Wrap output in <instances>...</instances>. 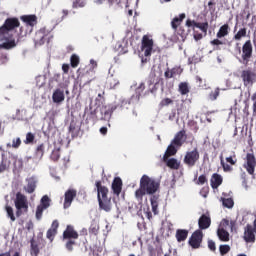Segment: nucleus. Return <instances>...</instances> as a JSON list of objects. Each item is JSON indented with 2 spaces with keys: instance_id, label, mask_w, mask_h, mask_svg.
I'll return each mask as SVG.
<instances>
[{
  "instance_id": "1",
  "label": "nucleus",
  "mask_w": 256,
  "mask_h": 256,
  "mask_svg": "<svg viewBox=\"0 0 256 256\" xmlns=\"http://www.w3.org/2000/svg\"><path fill=\"white\" fill-rule=\"evenodd\" d=\"M15 27H19V20L16 18H8L2 27H0V49H13L17 47L15 39H13V33H15Z\"/></svg>"
},
{
  "instance_id": "2",
  "label": "nucleus",
  "mask_w": 256,
  "mask_h": 256,
  "mask_svg": "<svg viewBox=\"0 0 256 256\" xmlns=\"http://www.w3.org/2000/svg\"><path fill=\"white\" fill-rule=\"evenodd\" d=\"M159 182L157 179L148 175H143L140 179V187L135 191V197L141 201L144 195H155L159 191Z\"/></svg>"
},
{
  "instance_id": "3",
  "label": "nucleus",
  "mask_w": 256,
  "mask_h": 256,
  "mask_svg": "<svg viewBox=\"0 0 256 256\" xmlns=\"http://www.w3.org/2000/svg\"><path fill=\"white\" fill-rule=\"evenodd\" d=\"M153 53H155V43L153 42V38L144 35L142 37L140 50V55H142V63H147V57H151Z\"/></svg>"
},
{
  "instance_id": "4",
  "label": "nucleus",
  "mask_w": 256,
  "mask_h": 256,
  "mask_svg": "<svg viewBox=\"0 0 256 256\" xmlns=\"http://www.w3.org/2000/svg\"><path fill=\"white\" fill-rule=\"evenodd\" d=\"M187 141V136H185V131L178 132L174 139L171 141V144L167 148L168 155H176L179 147Z\"/></svg>"
},
{
  "instance_id": "5",
  "label": "nucleus",
  "mask_w": 256,
  "mask_h": 256,
  "mask_svg": "<svg viewBox=\"0 0 256 256\" xmlns=\"http://www.w3.org/2000/svg\"><path fill=\"white\" fill-rule=\"evenodd\" d=\"M127 105V101L122 100L121 105L119 106L117 103L109 105V106H104L101 109V119L102 121H111V117L113 115V111H116V109H123L124 106Z\"/></svg>"
},
{
  "instance_id": "6",
  "label": "nucleus",
  "mask_w": 256,
  "mask_h": 256,
  "mask_svg": "<svg viewBox=\"0 0 256 256\" xmlns=\"http://www.w3.org/2000/svg\"><path fill=\"white\" fill-rule=\"evenodd\" d=\"M51 200L49 199V196L45 195L41 199V204L36 209V219L38 221H41V218L43 217V212L45 209H49Z\"/></svg>"
},
{
  "instance_id": "7",
  "label": "nucleus",
  "mask_w": 256,
  "mask_h": 256,
  "mask_svg": "<svg viewBox=\"0 0 256 256\" xmlns=\"http://www.w3.org/2000/svg\"><path fill=\"white\" fill-rule=\"evenodd\" d=\"M253 56V45L251 44V40H248L244 43L242 47V59L244 65H247L249 63V60Z\"/></svg>"
},
{
  "instance_id": "8",
  "label": "nucleus",
  "mask_w": 256,
  "mask_h": 256,
  "mask_svg": "<svg viewBox=\"0 0 256 256\" xmlns=\"http://www.w3.org/2000/svg\"><path fill=\"white\" fill-rule=\"evenodd\" d=\"M199 161V151H197V148L194 150L187 152L184 157V163L188 165L189 167H194L195 163Z\"/></svg>"
},
{
  "instance_id": "9",
  "label": "nucleus",
  "mask_w": 256,
  "mask_h": 256,
  "mask_svg": "<svg viewBox=\"0 0 256 256\" xmlns=\"http://www.w3.org/2000/svg\"><path fill=\"white\" fill-rule=\"evenodd\" d=\"M256 234V219L254 220V225H247L244 230V240L246 243H253L255 241Z\"/></svg>"
},
{
  "instance_id": "10",
  "label": "nucleus",
  "mask_w": 256,
  "mask_h": 256,
  "mask_svg": "<svg viewBox=\"0 0 256 256\" xmlns=\"http://www.w3.org/2000/svg\"><path fill=\"white\" fill-rule=\"evenodd\" d=\"M203 241V231L201 230H196L190 240H189V244L191 245V247H193V249H199V247H201V242Z\"/></svg>"
},
{
  "instance_id": "11",
  "label": "nucleus",
  "mask_w": 256,
  "mask_h": 256,
  "mask_svg": "<svg viewBox=\"0 0 256 256\" xmlns=\"http://www.w3.org/2000/svg\"><path fill=\"white\" fill-rule=\"evenodd\" d=\"M242 79L245 87H253V83L256 81V75L251 70H244L242 72Z\"/></svg>"
},
{
  "instance_id": "12",
  "label": "nucleus",
  "mask_w": 256,
  "mask_h": 256,
  "mask_svg": "<svg viewBox=\"0 0 256 256\" xmlns=\"http://www.w3.org/2000/svg\"><path fill=\"white\" fill-rule=\"evenodd\" d=\"M244 167L249 175H253V173H255L256 159L253 153H248L246 155V164H244Z\"/></svg>"
},
{
  "instance_id": "13",
  "label": "nucleus",
  "mask_w": 256,
  "mask_h": 256,
  "mask_svg": "<svg viewBox=\"0 0 256 256\" xmlns=\"http://www.w3.org/2000/svg\"><path fill=\"white\" fill-rule=\"evenodd\" d=\"M15 207L18 211H21V209H25V211H27L29 207V205L27 204V197L18 192L16 194Z\"/></svg>"
},
{
  "instance_id": "14",
  "label": "nucleus",
  "mask_w": 256,
  "mask_h": 256,
  "mask_svg": "<svg viewBox=\"0 0 256 256\" xmlns=\"http://www.w3.org/2000/svg\"><path fill=\"white\" fill-rule=\"evenodd\" d=\"M37 177L32 176L26 179V185H24L23 189L26 193H35V189H37Z\"/></svg>"
},
{
  "instance_id": "15",
  "label": "nucleus",
  "mask_w": 256,
  "mask_h": 256,
  "mask_svg": "<svg viewBox=\"0 0 256 256\" xmlns=\"http://www.w3.org/2000/svg\"><path fill=\"white\" fill-rule=\"evenodd\" d=\"M171 157V154L167 153V150L164 154L163 160L165 161L167 167H170V169H179V166L181 165L180 162H178L175 158H169Z\"/></svg>"
},
{
  "instance_id": "16",
  "label": "nucleus",
  "mask_w": 256,
  "mask_h": 256,
  "mask_svg": "<svg viewBox=\"0 0 256 256\" xmlns=\"http://www.w3.org/2000/svg\"><path fill=\"white\" fill-rule=\"evenodd\" d=\"M76 195L77 192L75 190H68L65 193L64 209H69L71 207V203H73V199H75Z\"/></svg>"
},
{
  "instance_id": "17",
  "label": "nucleus",
  "mask_w": 256,
  "mask_h": 256,
  "mask_svg": "<svg viewBox=\"0 0 256 256\" xmlns=\"http://www.w3.org/2000/svg\"><path fill=\"white\" fill-rule=\"evenodd\" d=\"M96 187L98 191V201H101L103 199H109V196H107L109 194V189H107V187L102 186L101 184H99V182H97Z\"/></svg>"
},
{
  "instance_id": "18",
  "label": "nucleus",
  "mask_w": 256,
  "mask_h": 256,
  "mask_svg": "<svg viewBox=\"0 0 256 256\" xmlns=\"http://www.w3.org/2000/svg\"><path fill=\"white\" fill-rule=\"evenodd\" d=\"M57 229H59V222L54 220L52 222L51 228L47 231L46 237L49 241H53L55 239V235H57Z\"/></svg>"
},
{
  "instance_id": "19",
  "label": "nucleus",
  "mask_w": 256,
  "mask_h": 256,
  "mask_svg": "<svg viewBox=\"0 0 256 256\" xmlns=\"http://www.w3.org/2000/svg\"><path fill=\"white\" fill-rule=\"evenodd\" d=\"M198 225L200 229H209L211 227V218L203 214L198 220Z\"/></svg>"
},
{
  "instance_id": "20",
  "label": "nucleus",
  "mask_w": 256,
  "mask_h": 256,
  "mask_svg": "<svg viewBox=\"0 0 256 256\" xmlns=\"http://www.w3.org/2000/svg\"><path fill=\"white\" fill-rule=\"evenodd\" d=\"M52 100L54 103H63L65 101V92L61 89H56L53 92Z\"/></svg>"
},
{
  "instance_id": "21",
  "label": "nucleus",
  "mask_w": 256,
  "mask_h": 256,
  "mask_svg": "<svg viewBox=\"0 0 256 256\" xmlns=\"http://www.w3.org/2000/svg\"><path fill=\"white\" fill-rule=\"evenodd\" d=\"M21 20L25 23L26 27H35L37 25V16L35 15L22 16Z\"/></svg>"
},
{
  "instance_id": "22",
  "label": "nucleus",
  "mask_w": 256,
  "mask_h": 256,
  "mask_svg": "<svg viewBox=\"0 0 256 256\" xmlns=\"http://www.w3.org/2000/svg\"><path fill=\"white\" fill-rule=\"evenodd\" d=\"M64 239H77L79 234L73 229V226H67V229L63 233Z\"/></svg>"
},
{
  "instance_id": "23",
  "label": "nucleus",
  "mask_w": 256,
  "mask_h": 256,
  "mask_svg": "<svg viewBox=\"0 0 256 256\" xmlns=\"http://www.w3.org/2000/svg\"><path fill=\"white\" fill-rule=\"evenodd\" d=\"M122 187H123V181L121 180V178H115L112 183L113 193L119 196V194L121 193Z\"/></svg>"
},
{
  "instance_id": "24",
  "label": "nucleus",
  "mask_w": 256,
  "mask_h": 256,
  "mask_svg": "<svg viewBox=\"0 0 256 256\" xmlns=\"http://www.w3.org/2000/svg\"><path fill=\"white\" fill-rule=\"evenodd\" d=\"M235 225V222L229 221L227 219H223L220 222V226L218 229H223L224 231H233V226Z\"/></svg>"
},
{
  "instance_id": "25",
  "label": "nucleus",
  "mask_w": 256,
  "mask_h": 256,
  "mask_svg": "<svg viewBox=\"0 0 256 256\" xmlns=\"http://www.w3.org/2000/svg\"><path fill=\"white\" fill-rule=\"evenodd\" d=\"M98 202H99L100 209L106 212L111 211V198L98 200Z\"/></svg>"
},
{
  "instance_id": "26",
  "label": "nucleus",
  "mask_w": 256,
  "mask_h": 256,
  "mask_svg": "<svg viewBox=\"0 0 256 256\" xmlns=\"http://www.w3.org/2000/svg\"><path fill=\"white\" fill-rule=\"evenodd\" d=\"M223 183V178L219 174H213L211 178V187L212 189H217L219 185Z\"/></svg>"
},
{
  "instance_id": "27",
  "label": "nucleus",
  "mask_w": 256,
  "mask_h": 256,
  "mask_svg": "<svg viewBox=\"0 0 256 256\" xmlns=\"http://www.w3.org/2000/svg\"><path fill=\"white\" fill-rule=\"evenodd\" d=\"M227 35H229V24H224L220 27L216 37L218 39H223V37H227Z\"/></svg>"
},
{
  "instance_id": "28",
  "label": "nucleus",
  "mask_w": 256,
  "mask_h": 256,
  "mask_svg": "<svg viewBox=\"0 0 256 256\" xmlns=\"http://www.w3.org/2000/svg\"><path fill=\"white\" fill-rule=\"evenodd\" d=\"M217 236L220 239V241L227 242L229 241V231L224 230L223 228L217 230Z\"/></svg>"
},
{
  "instance_id": "29",
  "label": "nucleus",
  "mask_w": 256,
  "mask_h": 256,
  "mask_svg": "<svg viewBox=\"0 0 256 256\" xmlns=\"http://www.w3.org/2000/svg\"><path fill=\"white\" fill-rule=\"evenodd\" d=\"M183 19H185V13L180 14L179 17L173 18L171 26L174 31H177V28L179 27V24L181 23V21H183Z\"/></svg>"
},
{
  "instance_id": "30",
  "label": "nucleus",
  "mask_w": 256,
  "mask_h": 256,
  "mask_svg": "<svg viewBox=\"0 0 256 256\" xmlns=\"http://www.w3.org/2000/svg\"><path fill=\"white\" fill-rule=\"evenodd\" d=\"M187 235H189V232L187 230H177L176 232V238L177 241H185L187 239Z\"/></svg>"
},
{
  "instance_id": "31",
  "label": "nucleus",
  "mask_w": 256,
  "mask_h": 256,
  "mask_svg": "<svg viewBox=\"0 0 256 256\" xmlns=\"http://www.w3.org/2000/svg\"><path fill=\"white\" fill-rule=\"evenodd\" d=\"M44 33H45V29H41L36 33V37H35L36 43H40V45L45 43V41H44L45 34Z\"/></svg>"
},
{
  "instance_id": "32",
  "label": "nucleus",
  "mask_w": 256,
  "mask_h": 256,
  "mask_svg": "<svg viewBox=\"0 0 256 256\" xmlns=\"http://www.w3.org/2000/svg\"><path fill=\"white\" fill-rule=\"evenodd\" d=\"M243 37H247V29L246 28H241L236 35H234L235 41H241Z\"/></svg>"
},
{
  "instance_id": "33",
  "label": "nucleus",
  "mask_w": 256,
  "mask_h": 256,
  "mask_svg": "<svg viewBox=\"0 0 256 256\" xmlns=\"http://www.w3.org/2000/svg\"><path fill=\"white\" fill-rule=\"evenodd\" d=\"M43 155H45V144L44 143L38 145L36 148V156L38 157V159H42Z\"/></svg>"
},
{
  "instance_id": "34",
  "label": "nucleus",
  "mask_w": 256,
  "mask_h": 256,
  "mask_svg": "<svg viewBox=\"0 0 256 256\" xmlns=\"http://www.w3.org/2000/svg\"><path fill=\"white\" fill-rule=\"evenodd\" d=\"M150 203H151V207L154 215H157L158 213L157 209L159 207V202H157V197L156 196L151 197Z\"/></svg>"
},
{
  "instance_id": "35",
  "label": "nucleus",
  "mask_w": 256,
  "mask_h": 256,
  "mask_svg": "<svg viewBox=\"0 0 256 256\" xmlns=\"http://www.w3.org/2000/svg\"><path fill=\"white\" fill-rule=\"evenodd\" d=\"M179 92L181 93V95H187V93H189V84L187 82L180 83Z\"/></svg>"
},
{
  "instance_id": "36",
  "label": "nucleus",
  "mask_w": 256,
  "mask_h": 256,
  "mask_svg": "<svg viewBox=\"0 0 256 256\" xmlns=\"http://www.w3.org/2000/svg\"><path fill=\"white\" fill-rule=\"evenodd\" d=\"M9 169V161L5 158H2L0 161V173H4V171H7Z\"/></svg>"
},
{
  "instance_id": "37",
  "label": "nucleus",
  "mask_w": 256,
  "mask_h": 256,
  "mask_svg": "<svg viewBox=\"0 0 256 256\" xmlns=\"http://www.w3.org/2000/svg\"><path fill=\"white\" fill-rule=\"evenodd\" d=\"M222 205L227 207V209H232L233 205H235V202H233L231 198H222Z\"/></svg>"
},
{
  "instance_id": "38",
  "label": "nucleus",
  "mask_w": 256,
  "mask_h": 256,
  "mask_svg": "<svg viewBox=\"0 0 256 256\" xmlns=\"http://www.w3.org/2000/svg\"><path fill=\"white\" fill-rule=\"evenodd\" d=\"M7 147H13V149H19L21 147V138H14L12 144L8 143Z\"/></svg>"
},
{
  "instance_id": "39",
  "label": "nucleus",
  "mask_w": 256,
  "mask_h": 256,
  "mask_svg": "<svg viewBox=\"0 0 256 256\" xmlns=\"http://www.w3.org/2000/svg\"><path fill=\"white\" fill-rule=\"evenodd\" d=\"M220 163L225 173H230V171H233V168L231 167V165L225 163V160H223V156L220 157Z\"/></svg>"
},
{
  "instance_id": "40",
  "label": "nucleus",
  "mask_w": 256,
  "mask_h": 256,
  "mask_svg": "<svg viewBox=\"0 0 256 256\" xmlns=\"http://www.w3.org/2000/svg\"><path fill=\"white\" fill-rule=\"evenodd\" d=\"M35 141V134L28 132L26 134V139L24 140L25 145H29Z\"/></svg>"
},
{
  "instance_id": "41",
  "label": "nucleus",
  "mask_w": 256,
  "mask_h": 256,
  "mask_svg": "<svg viewBox=\"0 0 256 256\" xmlns=\"http://www.w3.org/2000/svg\"><path fill=\"white\" fill-rule=\"evenodd\" d=\"M197 29H201L205 35H207V29H209V23L204 22V23H198L196 26Z\"/></svg>"
},
{
  "instance_id": "42",
  "label": "nucleus",
  "mask_w": 256,
  "mask_h": 256,
  "mask_svg": "<svg viewBox=\"0 0 256 256\" xmlns=\"http://www.w3.org/2000/svg\"><path fill=\"white\" fill-rule=\"evenodd\" d=\"M71 67H77L79 65V56L77 54H74L70 58Z\"/></svg>"
},
{
  "instance_id": "43",
  "label": "nucleus",
  "mask_w": 256,
  "mask_h": 256,
  "mask_svg": "<svg viewBox=\"0 0 256 256\" xmlns=\"http://www.w3.org/2000/svg\"><path fill=\"white\" fill-rule=\"evenodd\" d=\"M109 83L110 89H117V87H119V78H111Z\"/></svg>"
},
{
  "instance_id": "44",
  "label": "nucleus",
  "mask_w": 256,
  "mask_h": 256,
  "mask_svg": "<svg viewBox=\"0 0 256 256\" xmlns=\"http://www.w3.org/2000/svg\"><path fill=\"white\" fill-rule=\"evenodd\" d=\"M219 251L221 255H227V252L231 251V247L229 245H220Z\"/></svg>"
},
{
  "instance_id": "45",
  "label": "nucleus",
  "mask_w": 256,
  "mask_h": 256,
  "mask_svg": "<svg viewBox=\"0 0 256 256\" xmlns=\"http://www.w3.org/2000/svg\"><path fill=\"white\" fill-rule=\"evenodd\" d=\"M6 213L8 217L11 219V221H15V214H13V208L10 206H6Z\"/></svg>"
},
{
  "instance_id": "46",
  "label": "nucleus",
  "mask_w": 256,
  "mask_h": 256,
  "mask_svg": "<svg viewBox=\"0 0 256 256\" xmlns=\"http://www.w3.org/2000/svg\"><path fill=\"white\" fill-rule=\"evenodd\" d=\"M219 97V89L217 88L215 91L211 92L209 95L210 101H215Z\"/></svg>"
},
{
  "instance_id": "47",
  "label": "nucleus",
  "mask_w": 256,
  "mask_h": 256,
  "mask_svg": "<svg viewBox=\"0 0 256 256\" xmlns=\"http://www.w3.org/2000/svg\"><path fill=\"white\" fill-rule=\"evenodd\" d=\"M197 25L198 23L194 20L188 19L186 21V27H192L194 31H195V27L197 28Z\"/></svg>"
},
{
  "instance_id": "48",
  "label": "nucleus",
  "mask_w": 256,
  "mask_h": 256,
  "mask_svg": "<svg viewBox=\"0 0 256 256\" xmlns=\"http://www.w3.org/2000/svg\"><path fill=\"white\" fill-rule=\"evenodd\" d=\"M73 7L74 9H77L79 7H85V1L83 0H76L74 3H73Z\"/></svg>"
},
{
  "instance_id": "49",
  "label": "nucleus",
  "mask_w": 256,
  "mask_h": 256,
  "mask_svg": "<svg viewBox=\"0 0 256 256\" xmlns=\"http://www.w3.org/2000/svg\"><path fill=\"white\" fill-rule=\"evenodd\" d=\"M164 75L167 79H171V78L175 77V69H173L171 71L167 70Z\"/></svg>"
},
{
  "instance_id": "50",
  "label": "nucleus",
  "mask_w": 256,
  "mask_h": 256,
  "mask_svg": "<svg viewBox=\"0 0 256 256\" xmlns=\"http://www.w3.org/2000/svg\"><path fill=\"white\" fill-rule=\"evenodd\" d=\"M205 183H207V178L205 175L199 176L197 185H205Z\"/></svg>"
},
{
  "instance_id": "51",
  "label": "nucleus",
  "mask_w": 256,
  "mask_h": 256,
  "mask_svg": "<svg viewBox=\"0 0 256 256\" xmlns=\"http://www.w3.org/2000/svg\"><path fill=\"white\" fill-rule=\"evenodd\" d=\"M208 249H210V251H215L217 249V247L215 246V241L208 240Z\"/></svg>"
},
{
  "instance_id": "52",
  "label": "nucleus",
  "mask_w": 256,
  "mask_h": 256,
  "mask_svg": "<svg viewBox=\"0 0 256 256\" xmlns=\"http://www.w3.org/2000/svg\"><path fill=\"white\" fill-rule=\"evenodd\" d=\"M73 245H75V241L69 240V241L66 243V249H68V251H73Z\"/></svg>"
},
{
  "instance_id": "53",
  "label": "nucleus",
  "mask_w": 256,
  "mask_h": 256,
  "mask_svg": "<svg viewBox=\"0 0 256 256\" xmlns=\"http://www.w3.org/2000/svg\"><path fill=\"white\" fill-rule=\"evenodd\" d=\"M51 157H52V159H53L54 161H57V159H59V157H60V155H59V150H54V151L52 152Z\"/></svg>"
},
{
  "instance_id": "54",
  "label": "nucleus",
  "mask_w": 256,
  "mask_h": 256,
  "mask_svg": "<svg viewBox=\"0 0 256 256\" xmlns=\"http://www.w3.org/2000/svg\"><path fill=\"white\" fill-rule=\"evenodd\" d=\"M213 5H215V3H213V1H209L208 2V11H210V13H215V8L213 7Z\"/></svg>"
},
{
  "instance_id": "55",
  "label": "nucleus",
  "mask_w": 256,
  "mask_h": 256,
  "mask_svg": "<svg viewBox=\"0 0 256 256\" xmlns=\"http://www.w3.org/2000/svg\"><path fill=\"white\" fill-rule=\"evenodd\" d=\"M171 103H173V100H171L170 98H165L161 102L162 105H171Z\"/></svg>"
},
{
  "instance_id": "56",
  "label": "nucleus",
  "mask_w": 256,
  "mask_h": 256,
  "mask_svg": "<svg viewBox=\"0 0 256 256\" xmlns=\"http://www.w3.org/2000/svg\"><path fill=\"white\" fill-rule=\"evenodd\" d=\"M194 39H195V41H201V39H203V34L194 32Z\"/></svg>"
},
{
  "instance_id": "57",
  "label": "nucleus",
  "mask_w": 256,
  "mask_h": 256,
  "mask_svg": "<svg viewBox=\"0 0 256 256\" xmlns=\"http://www.w3.org/2000/svg\"><path fill=\"white\" fill-rule=\"evenodd\" d=\"M90 69H97V61L93 59L90 60Z\"/></svg>"
},
{
  "instance_id": "58",
  "label": "nucleus",
  "mask_w": 256,
  "mask_h": 256,
  "mask_svg": "<svg viewBox=\"0 0 256 256\" xmlns=\"http://www.w3.org/2000/svg\"><path fill=\"white\" fill-rule=\"evenodd\" d=\"M226 161H227V163H230V165H235V163H237V161L233 160V157H231V156L227 157Z\"/></svg>"
},
{
  "instance_id": "59",
  "label": "nucleus",
  "mask_w": 256,
  "mask_h": 256,
  "mask_svg": "<svg viewBox=\"0 0 256 256\" xmlns=\"http://www.w3.org/2000/svg\"><path fill=\"white\" fill-rule=\"evenodd\" d=\"M145 89V84L140 83L139 86L137 87V93H141Z\"/></svg>"
},
{
  "instance_id": "60",
  "label": "nucleus",
  "mask_w": 256,
  "mask_h": 256,
  "mask_svg": "<svg viewBox=\"0 0 256 256\" xmlns=\"http://www.w3.org/2000/svg\"><path fill=\"white\" fill-rule=\"evenodd\" d=\"M212 45H223V42L219 39H214L213 41H211Z\"/></svg>"
},
{
  "instance_id": "61",
  "label": "nucleus",
  "mask_w": 256,
  "mask_h": 256,
  "mask_svg": "<svg viewBox=\"0 0 256 256\" xmlns=\"http://www.w3.org/2000/svg\"><path fill=\"white\" fill-rule=\"evenodd\" d=\"M62 71L64 73H69V65L68 64H63L62 65Z\"/></svg>"
},
{
  "instance_id": "62",
  "label": "nucleus",
  "mask_w": 256,
  "mask_h": 256,
  "mask_svg": "<svg viewBox=\"0 0 256 256\" xmlns=\"http://www.w3.org/2000/svg\"><path fill=\"white\" fill-rule=\"evenodd\" d=\"M100 133H101L102 135H107V127H102V128H100Z\"/></svg>"
},
{
  "instance_id": "63",
  "label": "nucleus",
  "mask_w": 256,
  "mask_h": 256,
  "mask_svg": "<svg viewBox=\"0 0 256 256\" xmlns=\"http://www.w3.org/2000/svg\"><path fill=\"white\" fill-rule=\"evenodd\" d=\"M0 256H11V254L9 252H6V253H3V254H0Z\"/></svg>"
},
{
  "instance_id": "64",
  "label": "nucleus",
  "mask_w": 256,
  "mask_h": 256,
  "mask_svg": "<svg viewBox=\"0 0 256 256\" xmlns=\"http://www.w3.org/2000/svg\"><path fill=\"white\" fill-rule=\"evenodd\" d=\"M253 111H254V113H256V101L253 104Z\"/></svg>"
}]
</instances>
